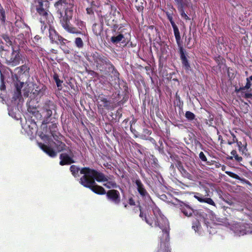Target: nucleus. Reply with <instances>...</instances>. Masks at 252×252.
<instances>
[{
	"mask_svg": "<svg viewBox=\"0 0 252 252\" xmlns=\"http://www.w3.org/2000/svg\"><path fill=\"white\" fill-rule=\"evenodd\" d=\"M56 12L60 15V23L68 32L76 35L83 34L75 27L70 25L74 7V0H58L54 4Z\"/></svg>",
	"mask_w": 252,
	"mask_h": 252,
	"instance_id": "nucleus-1",
	"label": "nucleus"
},
{
	"mask_svg": "<svg viewBox=\"0 0 252 252\" xmlns=\"http://www.w3.org/2000/svg\"><path fill=\"white\" fill-rule=\"evenodd\" d=\"M86 59L90 63H94L96 68L105 75L110 73L114 77V80L120 79V73L109 59L105 56L97 52L87 55Z\"/></svg>",
	"mask_w": 252,
	"mask_h": 252,
	"instance_id": "nucleus-2",
	"label": "nucleus"
},
{
	"mask_svg": "<svg viewBox=\"0 0 252 252\" xmlns=\"http://www.w3.org/2000/svg\"><path fill=\"white\" fill-rule=\"evenodd\" d=\"M94 169L89 167H84L80 171L82 176L80 178L79 182L83 187L90 189L92 191L98 195L106 194L107 191L101 186L96 182V176L92 175Z\"/></svg>",
	"mask_w": 252,
	"mask_h": 252,
	"instance_id": "nucleus-3",
	"label": "nucleus"
},
{
	"mask_svg": "<svg viewBox=\"0 0 252 252\" xmlns=\"http://www.w3.org/2000/svg\"><path fill=\"white\" fill-rule=\"evenodd\" d=\"M48 0H34V5L36 12L40 15V22L43 25L53 23L54 18L48 10L49 7Z\"/></svg>",
	"mask_w": 252,
	"mask_h": 252,
	"instance_id": "nucleus-4",
	"label": "nucleus"
},
{
	"mask_svg": "<svg viewBox=\"0 0 252 252\" xmlns=\"http://www.w3.org/2000/svg\"><path fill=\"white\" fill-rule=\"evenodd\" d=\"M155 219L153 220L151 218L147 217L146 215H145L144 220L151 226L154 223L156 227H158L162 231V233L165 234V239H169V233H170V225L167 220L163 218L160 214L159 216L155 215Z\"/></svg>",
	"mask_w": 252,
	"mask_h": 252,
	"instance_id": "nucleus-5",
	"label": "nucleus"
},
{
	"mask_svg": "<svg viewBox=\"0 0 252 252\" xmlns=\"http://www.w3.org/2000/svg\"><path fill=\"white\" fill-rule=\"evenodd\" d=\"M172 27L177 43L179 47V53L182 65L186 71H189L191 70V67L188 59L186 51L181 45V37L179 29L176 25Z\"/></svg>",
	"mask_w": 252,
	"mask_h": 252,
	"instance_id": "nucleus-6",
	"label": "nucleus"
},
{
	"mask_svg": "<svg viewBox=\"0 0 252 252\" xmlns=\"http://www.w3.org/2000/svg\"><path fill=\"white\" fill-rule=\"evenodd\" d=\"M92 174V175L96 177V181L98 182H106L103 185L108 189H116L119 187L115 180L114 175L105 176L104 174L95 169L93 171Z\"/></svg>",
	"mask_w": 252,
	"mask_h": 252,
	"instance_id": "nucleus-7",
	"label": "nucleus"
},
{
	"mask_svg": "<svg viewBox=\"0 0 252 252\" xmlns=\"http://www.w3.org/2000/svg\"><path fill=\"white\" fill-rule=\"evenodd\" d=\"M12 50L10 56H7L5 58L7 65L10 66H16L19 65L22 61V55L19 50H14L13 47H12Z\"/></svg>",
	"mask_w": 252,
	"mask_h": 252,
	"instance_id": "nucleus-8",
	"label": "nucleus"
},
{
	"mask_svg": "<svg viewBox=\"0 0 252 252\" xmlns=\"http://www.w3.org/2000/svg\"><path fill=\"white\" fill-rule=\"evenodd\" d=\"M49 134L51 135L55 140H58L60 138V133L58 132V125L56 123L51 122L48 126H46V130L45 133L43 132L41 134L42 137H47L49 136Z\"/></svg>",
	"mask_w": 252,
	"mask_h": 252,
	"instance_id": "nucleus-9",
	"label": "nucleus"
},
{
	"mask_svg": "<svg viewBox=\"0 0 252 252\" xmlns=\"http://www.w3.org/2000/svg\"><path fill=\"white\" fill-rule=\"evenodd\" d=\"M175 165L183 178H186L189 180H192V176L191 174H193L194 171V168L193 167H189L187 165L186 167L188 169L187 170L185 168L182 162L180 160H176Z\"/></svg>",
	"mask_w": 252,
	"mask_h": 252,
	"instance_id": "nucleus-10",
	"label": "nucleus"
},
{
	"mask_svg": "<svg viewBox=\"0 0 252 252\" xmlns=\"http://www.w3.org/2000/svg\"><path fill=\"white\" fill-rule=\"evenodd\" d=\"M107 200L114 205H119L121 202L120 192L116 189H112L107 191L106 193Z\"/></svg>",
	"mask_w": 252,
	"mask_h": 252,
	"instance_id": "nucleus-11",
	"label": "nucleus"
},
{
	"mask_svg": "<svg viewBox=\"0 0 252 252\" xmlns=\"http://www.w3.org/2000/svg\"><path fill=\"white\" fill-rule=\"evenodd\" d=\"M235 231V233H237L240 235L252 234V224L246 223H239L236 224Z\"/></svg>",
	"mask_w": 252,
	"mask_h": 252,
	"instance_id": "nucleus-12",
	"label": "nucleus"
},
{
	"mask_svg": "<svg viewBox=\"0 0 252 252\" xmlns=\"http://www.w3.org/2000/svg\"><path fill=\"white\" fill-rule=\"evenodd\" d=\"M67 150L69 154L67 153H62L60 156V158L61 159L60 164L62 166L70 165L75 162L72 150L69 149V147L67 148Z\"/></svg>",
	"mask_w": 252,
	"mask_h": 252,
	"instance_id": "nucleus-13",
	"label": "nucleus"
},
{
	"mask_svg": "<svg viewBox=\"0 0 252 252\" xmlns=\"http://www.w3.org/2000/svg\"><path fill=\"white\" fill-rule=\"evenodd\" d=\"M136 186L137 190L140 196L144 199H148L152 200L151 197L146 190L144 185L139 178L136 179L134 182Z\"/></svg>",
	"mask_w": 252,
	"mask_h": 252,
	"instance_id": "nucleus-14",
	"label": "nucleus"
},
{
	"mask_svg": "<svg viewBox=\"0 0 252 252\" xmlns=\"http://www.w3.org/2000/svg\"><path fill=\"white\" fill-rule=\"evenodd\" d=\"M12 78L15 88L13 98L17 99L21 96V89L23 87L24 83L19 80L17 74H12Z\"/></svg>",
	"mask_w": 252,
	"mask_h": 252,
	"instance_id": "nucleus-15",
	"label": "nucleus"
},
{
	"mask_svg": "<svg viewBox=\"0 0 252 252\" xmlns=\"http://www.w3.org/2000/svg\"><path fill=\"white\" fill-rule=\"evenodd\" d=\"M56 105L50 100H46L42 107V114L44 118L48 119L52 115V110H55Z\"/></svg>",
	"mask_w": 252,
	"mask_h": 252,
	"instance_id": "nucleus-16",
	"label": "nucleus"
},
{
	"mask_svg": "<svg viewBox=\"0 0 252 252\" xmlns=\"http://www.w3.org/2000/svg\"><path fill=\"white\" fill-rule=\"evenodd\" d=\"M113 96V103L115 106H121L123 105L128 99V95L126 93H123L120 94V92L115 93L112 94Z\"/></svg>",
	"mask_w": 252,
	"mask_h": 252,
	"instance_id": "nucleus-17",
	"label": "nucleus"
},
{
	"mask_svg": "<svg viewBox=\"0 0 252 252\" xmlns=\"http://www.w3.org/2000/svg\"><path fill=\"white\" fill-rule=\"evenodd\" d=\"M179 202L178 208L183 215L187 217H191L194 212L193 208L188 204H186V203L182 201H179Z\"/></svg>",
	"mask_w": 252,
	"mask_h": 252,
	"instance_id": "nucleus-18",
	"label": "nucleus"
},
{
	"mask_svg": "<svg viewBox=\"0 0 252 252\" xmlns=\"http://www.w3.org/2000/svg\"><path fill=\"white\" fill-rule=\"evenodd\" d=\"M51 24L49 25V37L50 40V41L52 43H55L58 40L60 39L62 36L59 34V33L56 31V30L50 26Z\"/></svg>",
	"mask_w": 252,
	"mask_h": 252,
	"instance_id": "nucleus-19",
	"label": "nucleus"
},
{
	"mask_svg": "<svg viewBox=\"0 0 252 252\" xmlns=\"http://www.w3.org/2000/svg\"><path fill=\"white\" fill-rule=\"evenodd\" d=\"M194 197L200 203H206L210 205L216 206L215 203L211 198H205L200 193H195Z\"/></svg>",
	"mask_w": 252,
	"mask_h": 252,
	"instance_id": "nucleus-20",
	"label": "nucleus"
},
{
	"mask_svg": "<svg viewBox=\"0 0 252 252\" xmlns=\"http://www.w3.org/2000/svg\"><path fill=\"white\" fill-rule=\"evenodd\" d=\"M98 99L100 102H101L99 104L100 107H102L107 110H110L114 107V105L112 104L110 100H107L106 98L103 96H99Z\"/></svg>",
	"mask_w": 252,
	"mask_h": 252,
	"instance_id": "nucleus-21",
	"label": "nucleus"
},
{
	"mask_svg": "<svg viewBox=\"0 0 252 252\" xmlns=\"http://www.w3.org/2000/svg\"><path fill=\"white\" fill-rule=\"evenodd\" d=\"M15 70L17 71L19 75L25 74V75H29V71H30V67L28 64L25 63L19 67L15 68Z\"/></svg>",
	"mask_w": 252,
	"mask_h": 252,
	"instance_id": "nucleus-22",
	"label": "nucleus"
},
{
	"mask_svg": "<svg viewBox=\"0 0 252 252\" xmlns=\"http://www.w3.org/2000/svg\"><path fill=\"white\" fill-rule=\"evenodd\" d=\"M236 143L237 144L239 152L242 155L246 156H249L250 155V153L248 152L247 144L246 142L243 143L242 142L238 141Z\"/></svg>",
	"mask_w": 252,
	"mask_h": 252,
	"instance_id": "nucleus-23",
	"label": "nucleus"
},
{
	"mask_svg": "<svg viewBox=\"0 0 252 252\" xmlns=\"http://www.w3.org/2000/svg\"><path fill=\"white\" fill-rule=\"evenodd\" d=\"M39 145L40 148L50 157L53 158L56 156L57 153L52 148L42 143H39Z\"/></svg>",
	"mask_w": 252,
	"mask_h": 252,
	"instance_id": "nucleus-24",
	"label": "nucleus"
},
{
	"mask_svg": "<svg viewBox=\"0 0 252 252\" xmlns=\"http://www.w3.org/2000/svg\"><path fill=\"white\" fill-rule=\"evenodd\" d=\"M124 35L122 33H120L117 36H112L110 38V41L114 44H117L120 41H122V43H126V40H124Z\"/></svg>",
	"mask_w": 252,
	"mask_h": 252,
	"instance_id": "nucleus-25",
	"label": "nucleus"
},
{
	"mask_svg": "<svg viewBox=\"0 0 252 252\" xmlns=\"http://www.w3.org/2000/svg\"><path fill=\"white\" fill-rule=\"evenodd\" d=\"M83 167L80 169L78 166L75 165H72L70 167V171L71 173V174L75 178H78L79 177V173H80L81 170Z\"/></svg>",
	"mask_w": 252,
	"mask_h": 252,
	"instance_id": "nucleus-26",
	"label": "nucleus"
},
{
	"mask_svg": "<svg viewBox=\"0 0 252 252\" xmlns=\"http://www.w3.org/2000/svg\"><path fill=\"white\" fill-rule=\"evenodd\" d=\"M56 141V143H54L55 145V147L56 149L58 151V152H61L63 150H67V149H66V146L65 144L62 142V141L59 140V139Z\"/></svg>",
	"mask_w": 252,
	"mask_h": 252,
	"instance_id": "nucleus-27",
	"label": "nucleus"
},
{
	"mask_svg": "<svg viewBox=\"0 0 252 252\" xmlns=\"http://www.w3.org/2000/svg\"><path fill=\"white\" fill-rule=\"evenodd\" d=\"M231 156L229 158L230 159H234L236 161L238 162H240L242 161L243 158L242 157L240 156L236 150H233L231 152Z\"/></svg>",
	"mask_w": 252,
	"mask_h": 252,
	"instance_id": "nucleus-28",
	"label": "nucleus"
},
{
	"mask_svg": "<svg viewBox=\"0 0 252 252\" xmlns=\"http://www.w3.org/2000/svg\"><path fill=\"white\" fill-rule=\"evenodd\" d=\"M177 5L178 10L181 9H185L187 7V3L186 0H174Z\"/></svg>",
	"mask_w": 252,
	"mask_h": 252,
	"instance_id": "nucleus-29",
	"label": "nucleus"
},
{
	"mask_svg": "<svg viewBox=\"0 0 252 252\" xmlns=\"http://www.w3.org/2000/svg\"><path fill=\"white\" fill-rule=\"evenodd\" d=\"M32 93L35 96H41L43 95L44 90H42L39 86H36L35 88L32 91Z\"/></svg>",
	"mask_w": 252,
	"mask_h": 252,
	"instance_id": "nucleus-30",
	"label": "nucleus"
},
{
	"mask_svg": "<svg viewBox=\"0 0 252 252\" xmlns=\"http://www.w3.org/2000/svg\"><path fill=\"white\" fill-rule=\"evenodd\" d=\"M6 21L5 11L4 8L0 6V22L3 25L5 24Z\"/></svg>",
	"mask_w": 252,
	"mask_h": 252,
	"instance_id": "nucleus-31",
	"label": "nucleus"
},
{
	"mask_svg": "<svg viewBox=\"0 0 252 252\" xmlns=\"http://www.w3.org/2000/svg\"><path fill=\"white\" fill-rule=\"evenodd\" d=\"M157 252H171V250L168 247V245H166L165 243L163 244L161 243L159 249Z\"/></svg>",
	"mask_w": 252,
	"mask_h": 252,
	"instance_id": "nucleus-32",
	"label": "nucleus"
},
{
	"mask_svg": "<svg viewBox=\"0 0 252 252\" xmlns=\"http://www.w3.org/2000/svg\"><path fill=\"white\" fill-rule=\"evenodd\" d=\"M70 41L69 40L66 39V38L62 36L60 37V39L56 42L55 44L60 45V47H61L64 44L70 43Z\"/></svg>",
	"mask_w": 252,
	"mask_h": 252,
	"instance_id": "nucleus-33",
	"label": "nucleus"
},
{
	"mask_svg": "<svg viewBox=\"0 0 252 252\" xmlns=\"http://www.w3.org/2000/svg\"><path fill=\"white\" fill-rule=\"evenodd\" d=\"M75 45L79 49L82 48L84 46V43L81 37H76L74 39Z\"/></svg>",
	"mask_w": 252,
	"mask_h": 252,
	"instance_id": "nucleus-34",
	"label": "nucleus"
},
{
	"mask_svg": "<svg viewBox=\"0 0 252 252\" xmlns=\"http://www.w3.org/2000/svg\"><path fill=\"white\" fill-rule=\"evenodd\" d=\"M230 132L232 136V139L228 140L227 143L229 145H232L237 142L238 140L234 132H232L231 131H230Z\"/></svg>",
	"mask_w": 252,
	"mask_h": 252,
	"instance_id": "nucleus-35",
	"label": "nucleus"
},
{
	"mask_svg": "<svg viewBox=\"0 0 252 252\" xmlns=\"http://www.w3.org/2000/svg\"><path fill=\"white\" fill-rule=\"evenodd\" d=\"M15 30H16V32L18 33H19V34H17V36H19L20 35H22V36H24V32H21L19 31V29H17V27H18L19 26H20L21 27L23 26V27H25V25L22 23L21 22H16L15 23Z\"/></svg>",
	"mask_w": 252,
	"mask_h": 252,
	"instance_id": "nucleus-36",
	"label": "nucleus"
},
{
	"mask_svg": "<svg viewBox=\"0 0 252 252\" xmlns=\"http://www.w3.org/2000/svg\"><path fill=\"white\" fill-rule=\"evenodd\" d=\"M1 37L5 40L6 42V45L9 47L10 46H12V41L9 36L6 34H3L1 35Z\"/></svg>",
	"mask_w": 252,
	"mask_h": 252,
	"instance_id": "nucleus-37",
	"label": "nucleus"
},
{
	"mask_svg": "<svg viewBox=\"0 0 252 252\" xmlns=\"http://www.w3.org/2000/svg\"><path fill=\"white\" fill-rule=\"evenodd\" d=\"M53 77L56 84V85H57L58 87L61 86L63 81L60 79L59 78V75L56 73H54L53 75Z\"/></svg>",
	"mask_w": 252,
	"mask_h": 252,
	"instance_id": "nucleus-38",
	"label": "nucleus"
},
{
	"mask_svg": "<svg viewBox=\"0 0 252 252\" xmlns=\"http://www.w3.org/2000/svg\"><path fill=\"white\" fill-rule=\"evenodd\" d=\"M251 81L252 82V75L246 78V84L245 86L243 87L245 90L250 89L252 86Z\"/></svg>",
	"mask_w": 252,
	"mask_h": 252,
	"instance_id": "nucleus-39",
	"label": "nucleus"
},
{
	"mask_svg": "<svg viewBox=\"0 0 252 252\" xmlns=\"http://www.w3.org/2000/svg\"><path fill=\"white\" fill-rule=\"evenodd\" d=\"M185 117L188 121H192L195 119V115L188 111L185 113Z\"/></svg>",
	"mask_w": 252,
	"mask_h": 252,
	"instance_id": "nucleus-40",
	"label": "nucleus"
},
{
	"mask_svg": "<svg viewBox=\"0 0 252 252\" xmlns=\"http://www.w3.org/2000/svg\"><path fill=\"white\" fill-rule=\"evenodd\" d=\"M166 15L167 16V19L169 20L170 22V24H171L172 26H174V25H176L173 20V13L166 12Z\"/></svg>",
	"mask_w": 252,
	"mask_h": 252,
	"instance_id": "nucleus-41",
	"label": "nucleus"
},
{
	"mask_svg": "<svg viewBox=\"0 0 252 252\" xmlns=\"http://www.w3.org/2000/svg\"><path fill=\"white\" fill-rule=\"evenodd\" d=\"M60 48L63 51L64 53L66 54H70L72 51L71 49L68 46L67 44H64Z\"/></svg>",
	"mask_w": 252,
	"mask_h": 252,
	"instance_id": "nucleus-42",
	"label": "nucleus"
},
{
	"mask_svg": "<svg viewBox=\"0 0 252 252\" xmlns=\"http://www.w3.org/2000/svg\"><path fill=\"white\" fill-rule=\"evenodd\" d=\"M200 225L199 224V221L197 220H195L194 221H193L192 223V228L194 230L195 232L198 231V228Z\"/></svg>",
	"mask_w": 252,
	"mask_h": 252,
	"instance_id": "nucleus-43",
	"label": "nucleus"
},
{
	"mask_svg": "<svg viewBox=\"0 0 252 252\" xmlns=\"http://www.w3.org/2000/svg\"><path fill=\"white\" fill-rule=\"evenodd\" d=\"M0 90L1 91H3L6 90V86L5 85L4 76L1 73V85H0Z\"/></svg>",
	"mask_w": 252,
	"mask_h": 252,
	"instance_id": "nucleus-44",
	"label": "nucleus"
},
{
	"mask_svg": "<svg viewBox=\"0 0 252 252\" xmlns=\"http://www.w3.org/2000/svg\"><path fill=\"white\" fill-rule=\"evenodd\" d=\"M225 173L228 175L229 177H231V178H233L236 179H240V177L236 174L230 172V171H225Z\"/></svg>",
	"mask_w": 252,
	"mask_h": 252,
	"instance_id": "nucleus-45",
	"label": "nucleus"
},
{
	"mask_svg": "<svg viewBox=\"0 0 252 252\" xmlns=\"http://www.w3.org/2000/svg\"><path fill=\"white\" fill-rule=\"evenodd\" d=\"M242 96L245 98L252 99V92L250 90L249 93H242Z\"/></svg>",
	"mask_w": 252,
	"mask_h": 252,
	"instance_id": "nucleus-46",
	"label": "nucleus"
},
{
	"mask_svg": "<svg viewBox=\"0 0 252 252\" xmlns=\"http://www.w3.org/2000/svg\"><path fill=\"white\" fill-rule=\"evenodd\" d=\"M179 12L182 18H184L186 20H189V16L186 14L185 12V9H183L182 10H179Z\"/></svg>",
	"mask_w": 252,
	"mask_h": 252,
	"instance_id": "nucleus-47",
	"label": "nucleus"
},
{
	"mask_svg": "<svg viewBox=\"0 0 252 252\" xmlns=\"http://www.w3.org/2000/svg\"><path fill=\"white\" fill-rule=\"evenodd\" d=\"M199 158H200L203 161L206 162L207 160V158L203 152H201L200 153H199Z\"/></svg>",
	"mask_w": 252,
	"mask_h": 252,
	"instance_id": "nucleus-48",
	"label": "nucleus"
},
{
	"mask_svg": "<svg viewBox=\"0 0 252 252\" xmlns=\"http://www.w3.org/2000/svg\"><path fill=\"white\" fill-rule=\"evenodd\" d=\"M215 61L217 64L220 65L222 64L221 57L220 56L215 57Z\"/></svg>",
	"mask_w": 252,
	"mask_h": 252,
	"instance_id": "nucleus-49",
	"label": "nucleus"
},
{
	"mask_svg": "<svg viewBox=\"0 0 252 252\" xmlns=\"http://www.w3.org/2000/svg\"><path fill=\"white\" fill-rule=\"evenodd\" d=\"M130 131L134 135L135 137H137L138 135V132L134 128H133L132 127V124L130 125Z\"/></svg>",
	"mask_w": 252,
	"mask_h": 252,
	"instance_id": "nucleus-50",
	"label": "nucleus"
},
{
	"mask_svg": "<svg viewBox=\"0 0 252 252\" xmlns=\"http://www.w3.org/2000/svg\"><path fill=\"white\" fill-rule=\"evenodd\" d=\"M86 10L89 14L92 15L94 14V9L92 7L87 8Z\"/></svg>",
	"mask_w": 252,
	"mask_h": 252,
	"instance_id": "nucleus-51",
	"label": "nucleus"
},
{
	"mask_svg": "<svg viewBox=\"0 0 252 252\" xmlns=\"http://www.w3.org/2000/svg\"><path fill=\"white\" fill-rule=\"evenodd\" d=\"M97 24L95 23L93 25V30L94 32V33L97 35L98 34H99L101 31V30H100L99 31V32H97V30H96V27H97Z\"/></svg>",
	"mask_w": 252,
	"mask_h": 252,
	"instance_id": "nucleus-52",
	"label": "nucleus"
},
{
	"mask_svg": "<svg viewBox=\"0 0 252 252\" xmlns=\"http://www.w3.org/2000/svg\"><path fill=\"white\" fill-rule=\"evenodd\" d=\"M128 45V47L133 48L136 46V44L135 43H133L132 41H128L125 45Z\"/></svg>",
	"mask_w": 252,
	"mask_h": 252,
	"instance_id": "nucleus-53",
	"label": "nucleus"
},
{
	"mask_svg": "<svg viewBox=\"0 0 252 252\" xmlns=\"http://www.w3.org/2000/svg\"><path fill=\"white\" fill-rule=\"evenodd\" d=\"M128 203L129 205L131 206L135 205V202L132 197H130L128 198Z\"/></svg>",
	"mask_w": 252,
	"mask_h": 252,
	"instance_id": "nucleus-54",
	"label": "nucleus"
},
{
	"mask_svg": "<svg viewBox=\"0 0 252 252\" xmlns=\"http://www.w3.org/2000/svg\"><path fill=\"white\" fill-rule=\"evenodd\" d=\"M243 91H245V89H244L243 87H240L239 88H238V87H235V92L236 93H239L240 92H241V94L243 92Z\"/></svg>",
	"mask_w": 252,
	"mask_h": 252,
	"instance_id": "nucleus-55",
	"label": "nucleus"
},
{
	"mask_svg": "<svg viewBox=\"0 0 252 252\" xmlns=\"http://www.w3.org/2000/svg\"><path fill=\"white\" fill-rule=\"evenodd\" d=\"M139 209H140L139 217L141 218H142L143 220H144L145 215H146L141 211V207L140 206H139Z\"/></svg>",
	"mask_w": 252,
	"mask_h": 252,
	"instance_id": "nucleus-56",
	"label": "nucleus"
},
{
	"mask_svg": "<svg viewBox=\"0 0 252 252\" xmlns=\"http://www.w3.org/2000/svg\"><path fill=\"white\" fill-rule=\"evenodd\" d=\"M40 39H41V37L39 35H36L34 37L33 41L36 44H38L39 42V41L40 40Z\"/></svg>",
	"mask_w": 252,
	"mask_h": 252,
	"instance_id": "nucleus-57",
	"label": "nucleus"
},
{
	"mask_svg": "<svg viewBox=\"0 0 252 252\" xmlns=\"http://www.w3.org/2000/svg\"><path fill=\"white\" fill-rule=\"evenodd\" d=\"M191 39V36H189L187 39L186 38V41H187V45L188 46V47L189 48H190L191 47V46H189Z\"/></svg>",
	"mask_w": 252,
	"mask_h": 252,
	"instance_id": "nucleus-58",
	"label": "nucleus"
},
{
	"mask_svg": "<svg viewBox=\"0 0 252 252\" xmlns=\"http://www.w3.org/2000/svg\"><path fill=\"white\" fill-rule=\"evenodd\" d=\"M246 164L247 166L252 167V158L250 160H248Z\"/></svg>",
	"mask_w": 252,
	"mask_h": 252,
	"instance_id": "nucleus-59",
	"label": "nucleus"
},
{
	"mask_svg": "<svg viewBox=\"0 0 252 252\" xmlns=\"http://www.w3.org/2000/svg\"><path fill=\"white\" fill-rule=\"evenodd\" d=\"M3 51L7 52V51H8V50L6 49H5V48L3 46L1 45V46H0V52H2Z\"/></svg>",
	"mask_w": 252,
	"mask_h": 252,
	"instance_id": "nucleus-60",
	"label": "nucleus"
},
{
	"mask_svg": "<svg viewBox=\"0 0 252 252\" xmlns=\"http://www.w3.org/2000/svg\"><path fill=\"white\" fill-rule=\"evenodd\" d=\"M244 105L246 106V108L245 113H247L248 112V107H249V106L247 102H244Z\"/></svg>",
	"mask_w": 252,
	"mask_h": 252,
	"instance_id": "nucleus-61",
	"label": "nucleus"
},
{
	"mask_svg": "<svg viewBox=\"0 0 252 252\" xmlns=\"http://www.w3.org/2000/svg\"><path fill=\"white\" fill-rule=\"evenodd\" d=\"M144 132H145L146 134H148V135H150V134L152 133L151 131L149 130V129H145L144 130Z\"/></svg>",
	"mask_w": 252,
	"mask_h": 252,
	"instance_id": "nucleus-62",
	"label": "nucleus"
},
{
	"mask_svg": "<svg viewBox=\"0 0 252 252\" xmlns=\"http://www.w3.org/2000/svg\"><path fill=\"white\" fill-rule=\"evenodd\" d=\"M149 140L151 142H152L153 144H156V141H155V140L154 138H152V137H150V138H149Z\"/></svg>",
	"mask_w": 252,
	"mask_h": 252,
	"instance_id": "nucleus-63",
	"label": "nucleus"
},
{
	"mask_svg": "<svg viewBox=\"0 0 252 252\" xmlns=\"http://www.w3.org/2000/svg\"><path fill=\"white\" fill-rule=\"evenodd\" d=\"M91 5V7H92L94 9V7H95V2L94 1H92Z\"/></svg>",
	"mask_w": 252,
	"mask_h": 252,
	"instance_id": "nucleus-64",
	"label": "nucleus"
}]
</instances>
